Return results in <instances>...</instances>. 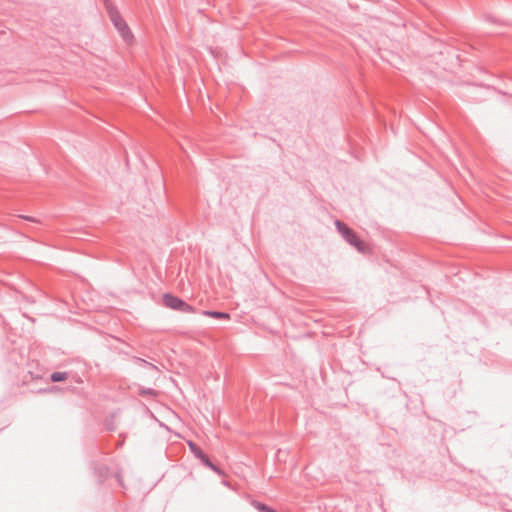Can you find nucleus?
Instances as JSON below:
<instances>
[{"mask_svg":"<svg viewBox=\"0 0 512 512\" xmlns=\"http://www.w3.org/2000/svg\"><path fill=\"white\" fill-rule=\"evenodd\" d=\"M336 226L338 228V231L351 245L355 246L359 251L365 250L364 242L361 241L350 228H348L340 221L336 222Z\"/></svg>","mask_w":512,"mask_h":512,"instance_id":"f257e3e1","label":"nucleus"},{"mask_svg":"<svg viewBox=\"0 0 512 512\" xmlns=\"http://www.w3.org/2000/svg\"><path fill=\"white\" fill-rule=\"evenodd\" d=\"M111 19L114 23V26L116 27V29L119 31L120 35L122 36V38L126 42L131 43L132 39H133V34L130 31L126 22L122 19V17L118 13H113L111 15Z\"/></svg>","mask_w":512,"mask_h":512,"instance_id":"f03ea898","label":"nucleus"},{"mask_svg":"<svg viewBox=\"0 0 512 512\" xmlns=\"http://www.w3.org/2000/svg\"><path fill=\"white\" fill-rule=\"evenodd\" d=\"M163 302L167 307L171 309L180 310L183 312H193V308L190 305L171 294H165L163 296Z\"/></svg>","mask_w":512,"mask_h":512,"instance_id":"7ed1b4c3","label":"nucleus"},{"mask_svg":"<svg viewBox=\"0 0 512 512\" xmlns=\"http://www.w3.org/2000/svg\"><path fill=\"white\" fill-rule=\"evenodd\" d=\"M204 314L218 319H230L229 314L224 312L206 311Z\"/></svg>","mask_w":512,"mask_h":512,"instance_id":"20e7f679","label":"nucleus"},{"mask_svg":"<svg viewBox=\"0 0 512 512\" xmlns=\"http://www.w3.org/2000/svg\"><path fill=\"white\" fill-rule=\"evenodd\" d=\"M66 379H67V374L65 372H54L51 375V380L53 382L64 381Z\"/></svg>","mask_w":512,"mask_h":512,"instance_id":"39448f33","label":"nucleus"},{"mask_svg":"<svg viewBox=\"0 0 512 512\" xmlns=\"http://www.w3.org/2000/svg\"><path fill=\"white\" fill-rule=\"evenodd\" d=\"M206 466L216 472H220L219 469L209 460V458L203 453L202 457L199 458Z\"/></svg>","mask_w":512,"mask_h":512,"instance_id":"423d86ee","label":"nucleus"},{"mask_svg":"<svg viewBox=\"0 0 512 512\" xmlns=\"http://www.w3.org/2000/svg\"><path fill=\"white\" fill-rule=\"evenodd\" d=\"M189 447L196 457L200 458L203 455V451L196 446L193 442H189Z\"/></svg>","mask_w":512,"mask_h":512,"instance_id":"0eeeda50","label":"nucleus"},{"mask_svg":"<svg viewBox=\"0 0 512 512\" xmlns=\"http://www.w3.org/2000/svg\"><path fill=\"white\" fill-rule=\"evenodd\" d=\"M261 509H262L263 511H265V512H274L273 510H270V509H268V508H266V507H264V506H263Z\"/></svg>","mask_w":512,"mask_h":512,"instance_id":"6e6552de","label":"nucleus"}]
</instances>
